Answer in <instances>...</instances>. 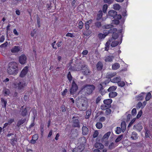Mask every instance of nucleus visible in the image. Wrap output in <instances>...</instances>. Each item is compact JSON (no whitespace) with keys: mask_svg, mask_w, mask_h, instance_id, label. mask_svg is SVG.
Segmentation results:
<instances>
[{"mask_svg":"<svg viewBox=\"0 0 152 152\" xmlns=\"http://www.w3.org/2000/svg\"><path fill=\"white\" fill-rule=\"evenodd\" d=\"M112 102V100L111 99H105L103 101L104 104L106 105L109 107H111V104Z\"/></svg>","mask_w":152,"mask_h":152,"instance_id":"4468645a","label":"nucleus"},{"mask_svg":"<svg viewBox=\"0 0 152 152\" xmlns=\"http://www.w3.org/2000/svg\"><path fill=\"white\" fill-rule=\"evenodd\" d=\"M8 44V42H6L4 43V44H2L0 46V47L1 48H4L6 47L7 46V45Z\"/></svg>","mask_w":152,"mask_h":152,"instance_id":"338daca9","label":"nucleus"},{"mask_svg":"<svg viewBox=\"0 0 152 152\" xmlns=\"http://www.w3.org/2000/svg\"><path fill=\"white\" fill-rule=\"evenodd\" d=\"M78 89V86L75 82L73 80L72 83V87L70 89V93L71 94H74Z\"/></svg>","mask_w":152,"mask_h":152,"instance_id":"423d86ee","label":"nucleus"},{"mask_svg":"<svg viewBox=\"0 0 152 152\" xmlns=\"http://www.w3.org/2000/svg\"><path fill=\"white\" fill-rule=\"evenodd\" d=\"M117 88V86H112L110 87L107 89V91L108 92H111L112 91H114L116 90Z\"/></svg>","mask_w":152,"mask_h":152,"instance_id":"2f4dec72","label":"nucleus"},{"mask_svg":"<svg viewBox=\"0 0 152 152\" xmlns=\"http://www.w3.org/2000/svg\"><path fill=\"white\" fill-rule=\"evenodd\" d=\"M38 138V136L37 134H35L33 135L32 138L34 139L35 140H37Z\"/></svg>","mask_w":152,"mask_h":152,"instance_id":"69168bd1","label":"nucleus"},{"mask_svg":"<svg viewBox=\"0 0 152 152\" xmlns=\"http://www.w3.org/2000/svg\"><path fill=\"white\" fill-rule=\"evenodd\" d=\"M78 135V132L76 130H74L72 132L71 137L72 139H75Z\"/></svg>","mask_w":152,"mask_h":152,"instance_id":"b1692460","label":"nucleus"},{"mask_svg":"<svg viewBox=\"0 0 152 152\" xmlns=\"http://www.w3.org/2000/svg\"><path fill=\"white\" fill-rule=\"evenodd\" d=\"M123 135L122 134L119 135L115 140V142L116 143L120 141L123 137Z\"/></svg>","mask_w":152,"mask_h":152,"instance_id":"e433bc0d","label":"nucleus"},{"mask_svg":"<svg viewBox=\"0 0 152 152\" xmlns=\"http://www.w3.org/2000/svg\"><path fill=\"white\" fill-rule=\"evenodd\" d=\"M27 113V110L26 108H25L23 109L21 113V115L23 116L26 115Z\"/></svg>","mask_w":152,"mask_h":152,"instance_id":"f704fd0d","label":"nucleus"},{"mask_svg":"<svg viewBox=\"0 0 152 152\" xmlns=\"http://www.w3.org/2000/svg\"><path fill=\"white\" fill-rule=\"evenodd\" d=\"M66 36L72 38H73L74 37V36L73 35V34L70 33H67L66 35Z\"/></svg>","mask_w":152,"mask_h":152,"instance_id":"0e129e2a","label":"nucleus"},{"mask_svg":"<svg viewBox=\"0 0 152 152\" xmlns=\"http://www.w3.org/2000/svg\"><path fill=\"white\" fill-rule=\"evenodd\" d=\"M116 147L115 145V143L114 142H111L110 144L109 145L108 148H109L110 149H112L114 148H115Z\"/></svg>","mask_w":152,"mask_h":152,"instance_id":"58836bf2","label":"nucleus"},{"mask_svg":"<svg viewBox=\"0 0 152 152\" xmlns=\"http://www.w3.org/2000/svg\"><path fill=\"white\" fill-rule=\"evenodd\" d=\"M98 134L99 133L96 130L95 131L94 133V134H93V137L94 138H95L96 137L98 136Z\"/></svg>","mask_w":152,"mask_h":152,"instance_id":"052dcab7","label":"nucleus"},{"mask_svg":"<svg viewBox=\"0 0 152 152\" xmlns=\"http://www.w3.org/2000/svg\"><path fill=\"white\" fill-rule=\"evenodd\" d=\"M83 23L81 21H80L78 23L79 28L80 29H81L83 27Z\"/></svg>","mask_w":152,"mask_h":152,"instance_id":"bf43d9fd","label":"nucleus"},{"mask_svg":"<svg viewBox=\"0 0 152 152\" xmlns=\"http://www.w3.org/2000/svg\"><path fill=\"white\" fill-rule=\"evenodd\" d=\"M108 7L107 5L105 4L103 6L102 8V10L104 13H105L106 12V11Z\"/></svg>","mask_w":152,"mask_h":152,"instance_id":"a18cd8bd","label":"nucleus"},{"mask_svg":"<svg viewBox=\"0 0 152 152\" xmlns=\"http://www.w3.org/2000/svg\"><path fill=\"white\" fill-rule=\"evenodd\" d=\"M102 16V12L101 10L99 11L97 14V17L96 18L97 20H99Z\"/></svg>","mask_w":152,"mask_h":152,"instance_id":"c756f323","label":"nucleus"},{"mask_svg":"<svg viewBox=\"0 0 152 152\" xmlns=\"http://www.w3.org/2000/svg\"><path fill=\"white\" fill-rule=\"evenodd\" d=\"M117 14V12L116 11L114 10H110L108 12V15L111 17H113V18Z\"/></svg>","mask_w":152,"mask_h":152,"instance_id":"aec40b11","label":"nucleus"},{"mask_svg":"<svg viewBox=\"0 0 152 152\" xmlns=\"http://www.w3.org/2000/svg\"><path fill=\"white\" fill-rule=\"evenodd\" d=\"M109 40H111L110 46L112 47H114L116 46L119 43V42L118 41L113 39L112 38H110Z\"/></svg>","mask_w":152,"mask_h":152,"instance_id":"6e6552de","label":"nucleus"},{"mask_svg":"<svg viewBox=\"0 0 152 152\" xmlns=\"http://www.w3.org/2000/svg\"><path fill=\"white\" fill-rule=\"evenodd\" d=\"M82 134L83 135H86L88 133V128L86 126H83L82 127Z\"/></svg>","mask_w":152,"mask_h":152,"instance_id":"4be33fe9","label":"nucleus"},{"mask_svg":"<svg viewBox=\"0 0 152 152\" xmlns=\"http://www.w3.org/2000/svg\"><path fill=\"white\" fill-rule=\"evenodd\" d=\"M27 57L24 55H22L19 58L20 63L21 64H25L26 61Z\"/></svg>","mask_w":152,"mask_h":152,"instance_id":"0eeeda50","label":"nucleus"},{"mask_svg":"<svg viewBox=\"0 0 152 152\" xmlns=\"http://www.w3.org/2000/svg\"><path fill=\"white\" fill-rule=\"evenodd\" d=\"M137 111L136 108H133L132 111V115H136Z\"/></svg>","mask_w":152,"mask_h":152,"instance_id":"680f3d73","label":"nucleus"},{"mask_svg":"<svg viewBox=\"0 0 152 152\" xmlns=\"http://www.w3.org/2000/svg\"><path fill=\"white\" fill-rule=\"evenodd\" d=\"M111 110L110 109L108 108L106 110L105 113L107 115H109L111 114Z\"/></svg>","mask_w":152,"mask_h":152,"instance_id":"de8ad7c7","label":"nucleus"},{"mask_svg":"<svg viewBox=\"0 0 152 152\" xmlns=\"http://www.w3.org/2000/svg\"><path fill=\"white\" fill-rule=\"evenodd\" d=\"M96 67L99 70H101L103 67V64L102 62L99 61L96 65Z\"/></svg>","mask_w":152,"mask_h":152,"instance_id":"5701e85b","label":"nucleus"},{"mask_svg":"<svg viewBox=\"0 0 152 152\" xmlns=\"http://www.w3.org/2000/svg\"><path fill=\"white\" fill-rule=\"evenodd\" d=\"M95 89V86L93 85L86 84L83 86L81 91L86 95L92 94Z\"/></svg>","mask_w":152,"mask_h":152,"instance_id":"f03ea898","label":"nucleus"},{"mask_svg":"<svg viewBox=\"0 0 152 152\" xmlns=\"http://www.w3.org/2000/svg\"><path fill=\"white\" fill-rule=\"evenodd\" d=\"M121 15H117V14L115 16L114 18L115 19H117L118 20L120 19L121 18Z\"/></svg>","mask_w":152,"mask_h":152,"instance_id":"8fccbe9b","label":"nucleus"},{"mask_svg":"<svg viewBox=\"0 0 152 152\" xmlns=\"http://www.w3.org/2000/svg\"><path fill=\"white\" fill-rule=\"evenodd\" d=\"M137 98L138 100H141L143 99L144 97L141 94H140L137 97Z\"/></svg>","mask_w":152,"mask_h":152,"instance_id":"4d7b16f0","label":"nucleus"},{"mask_svg":"<svg viewBox=\"0 0 152 152\" xmlns=\"http://www.w3.org/2000/svg\"><path fill=\"white\" fill-rule=\"evenodd\" d=\"M107 84V82L106 81H104L103 82L101 83L98 85V88L99 90V92L102 95H104L105 93L107 92L104 89L103 87L105 86Z\"/></svg>","mask_w":152,"mask_h":152,"instance_id":"39448f33","label":"nucleus"},{"mask_svg":"<svg viewBox=\"0 0 152 152\" xmlns=\"http://www.w3.org/2000/svg\"><path fill=\"white\" fill-rule=\"evenodd\" d=\"M121 127L122 132H124L126 128V124L125 121H123L121 122Z\"/></svg>","mask_w":152,"mask_h":152,"instance_id":"393cba45","label":"nucleus"},{"mask_svg":"<svg viewBox=\"0 0 152 152\" xmlns=\"http://www.w3.org/2000/svg\"><path fill=\"white\" fill-rule=\"evenodd\" d=\"M92 21L91 19L89 20L88 21L86 22L85 23L86 28L87 30H88L89 28V24L91 23Z\"/></svg>","mask_w":152,"mask_h":152,"instance_id":"7c9ffc66","label":"nucleus"},{"mask_svg":"<svg viewBox=\"0 0 152 152\" xmlns=\"http://www.w3.org/2000/svg\"><path fill=\"white\" fill-rule=\"evenodd\" d=\"M113 27V26L111 24L106 25L103 26V28L105 29H109Z\"/></svg>","mask_w":152,"mask_h":152,"instance_id":"c03bdc74","label":"nucleus"},{"mask_svg":"<svg viewBox=\"0 0 152 152\" xmlns=\"http://www.w3.org/2000/svg\"><path fill=\"white\" fill-rule=\"evenodd\" d=\"M84 149V147L82 145H80L75 148L73 150V152H81Z\"/></svg>","mask_w":152,"mask_h":152,"instance_id":"f8f14e48","label":"nucleus"},{"mask_svg":"<svg viewBox=\"0 0 152 152\" xmlns=\"http://www.w3.org/2000/svg\"><path fill=\"white\" fill-rule=\"evenodd\" d=\"M73 126L75 127H80V123L79 120L77 119H76L74 117L73 118Z\"/></svg>","mask_w":152,"mask_h":152,"instance_id":"9d476101","label":"nucleus"},{"mask_svg":"<svg viewBox=\"0 0 152 152\" xmlns=\"http://www.w3.org/2000/svg\"><path fill=\"white\" fill-rule=\"evenodd\" d=\"M26 121V119H21L19 121L17 124V126L19 127L20 125L24 123Z\"/></svg>","mask_w":152,"mask_h":152,"instance_id":"473e14b6","label":"nucleus"},{"mask_svg":"<svg viewBox=\"0 0 152 152\" xmlns=\"http://www.w3.org/2000/svg\"><path fill=\"white\" fill-rule=\"evenodd\" d=\"M7 101L4 99L1 98V103L2 104V105H4V107L5 108L7 104Z\"/></svg>","mask_w":152,"mask_h":152,"instance_id":"a19ab883","label":"nucleus"},{"mask_svg":"<svg viewBox=\"0 0 152 152\" xmlns=\"http://www.w3.org/2000/svg\"><path fill=\"white\" fill-rule=\"evenodd\" d=\"M67 77L68 80L71 82L72 79V77L71 75L70 72H69L68 74Z\"/></svg>","mask_w":152,"mask_h":152,"instance_id":"864d4df0","label":"nucleus"},{"mask_svg":"<svg viewBox=\"0 0 152 152\" xmlns=\"http://www.w3.org/2000/svg\"><path fill=\"white\" fill-rule=\"evenodd\" d=\"M133 129L135 130L140 132L141 131L142 129V126L141 125V124L138 123L137 124L134 125L133 126Z\"/></svg>","mask_w":152,"mask_h":152,"instance_id":"9b49d317","label":"nucleus"},{"mask_svg":"<svg viewBox=\"0 0 152 152\" xmlns=\"http://www.w3.org/2000/svg\"><path fill=\"white\" fill-rule=\"evenodd\" d=\"M77 106L79 108V109L81 111H85L86 108V104L81 103L80 105L78 103L77 104Z\"/></svg>","mask_w":152,"mask_h":152,"instance_id":"1a4fd4ad","label":"nucleus"},{"mask_svg":"<svg viewBox=\"0 0 152 152\" xmlns=\"http://www.w3.org/2000/svg\"><path fill=\"white\" fill-rule=\"evenodd\" d=\"M107 34L106 35H104L102 34H98V37L100 38H104L107 35Z\"/></svg>","mask_w":152,"mask_h":152,"instance_id":"603ef678","label":"nucleus"},{"mask_svg":"<svg viewBox=\"0 0 152 152\" xmlns=\"http://www.w3.org/2000/svg\"><path fill=\"white\" fill-rule=\"evenodd\" d=\"M101 109L102 110H105L109 108V107H108L106 105L104 104H102L100 106Z\"/></svg>","mask_w":152,"mask_h":152,"instance_id":"ea45409f","label":"nucleus"},{"mask_svg":"<svg viewBox=\"0 0 152 152\" xmlns=\"http://www.w3.org/2000/svg\"><path fill=\"white\" fill-rule=\"evenodd\" d=\"M121 80V78L119 76L115 77L111 80V81L114 83H118Z\"/></svg>","mask_w":152,"mask_h":152,"instance_id":"a211bd4d","label":"nucleus"},{"mask_svg":"<svg viewBox=\"0 0 152 152\" xmlns=\"http://www.w3.org/2000/svg\"><path fill=\"white\" fill-rule=\"evenodd\" d=\"M117 31V29L116 28H113L112 29H110L107 32V34L109 33H112V38L113 39H117L118 37V34L116 32Z\"/></svg>","mask_w":152,"mask_h":152,"instance_id":"20e7f679","label":"nucleus"},{"mask_svg":"<svg viewBox=\"0 0 152 152\" xmlns=\"http://www.w3.org/2000/svg\"><path fill=\"white\" fill-rule=\"evenodd\" d=\"M120 67V65L118 63H115L112 65V69L115 70L118 69Z\"/></svg>","mask_w":152,"mask_h":152,"instance_id":"bb28decb","label":"nucleus"},{"mask_svg":"<svg viewBox=\"0 0 152 152\" xmlns=\"http://www.w3.org/2000/svg\"><path fill=\"white\" fill-rule=\"evenodd\" d=\"M142 105V104L141 102H138L137 104L136 107L137 108H140Z\"/></svg>","mask_w":152,"mask_h":152,"instance_id":"774afa93","label":"nucleus"},{"mask_svg":"<svg viewBox=\"0 0 152 152\" xmlns=\"http://www.w3.org/2000/svg\"><path fill=\"white\" fill-rule=\"evenodd\" d=\"M18 64L15 62L9 63L8 65L7 72L10 75L16 74L17 73Z\"/></svg>","mask_w":152,"mask_h":152,"instance_id":"f257e3e1","label":"nucleus"},{"mask_svg":"<svg viewBox=\"0 0 152 152\" xmlns=\"http://www.w3.org/2000/svg\"><path fill=\"white\" fill-rule=\"evenodd\" d=\"M116 75V72H108L106 74V77L107 78H110L115 76Z\"/></svg>","mask_w":152,"mask_h":152,"instance_id":"6ab92c4d","label":"nucleus"},{"mask_svg":"<svg viewBox=\"0 0 152 152\" xmlns=\"http://www.w3.org/2000/svg\"><path fill=\"white\" fill-rule=\"evenodd\" d=\"M111 132H109L106 133L103 136V139H108L109 137V136L111 134Z\"/></svg>","mask_w":152,"mask_h":152,"instance_id":"c9c22d12","label":"nucleus"},{"mask_svg":"<svg viewBox=\"0 0 152 152\" xmlns=\"http://www.w3.org/2000/svg\"><path fill=\"white\" fill-rule=\"evenodd\" d=\"M117 93L115 91L110 92L109 93V96L110 98H113L115 97L117 95Z\"/></svg>","mask_w":152,"mask_h":152,"instance_id":"a878e982","label":"nucleus"},{"mask_svg":"<svg viewBox=\"0 0 152 152\" xmlns=\"http://www.w3.org/2000/svg\"><path fill=\"white\" fill-rule=\"evenodd\" d=\"M95 24L96 26L98 28H99L101 26V22L99 21H97L96 22Z\"/></svg>","mask_w":152,"mask_h":152,"instance_id":"13d9d810","label":"nucleus"},{"mask_svg":"<svg viewBox=\"0 0 152 152\" xmlns=\"http://www.w3.org/2000/svg\"><path fill=\"white\" fill-rule=\"evenodd\" d=\"M118 86L121 87H124L125 85V83L123 81H121V80L118 82Z\"/></svg>","mask_w":152,"mask_h":152,"instance_id":"49530a36","label":"nucleus"},{"mask_svg":"<svg viewBox=\"0 0 152 152\" xmlns=\"http://www.w3.org/2000/svg\"><path fill=\"white\" fill-rule=\"evenodd\" d=\"M20 50V48L18 46H15L11 50V52L13 53H17Z\"/></svg>","mask_w":152,"mask_h":152,"instance_id":"412c9836","label":"nucleus"},{"mask_svg":"<svg viewBox=\"0 0 152 152\" xmlns=\"http://www.w3.org/2000/svg\"><path fill=\"white\" fill-rule=\"evenodd\" d=\"M37 24L38 25V27H40V20L39 18V17L38 15H37Z\"/></svg>","mask_w":152,"mask_h":152,"instance_id":"5fc2aeb1","label":"nucleus"},{"mask_svg":"<svg viewBox=\"0 0 152 152\" xmlns=\"http://www.w3.org/2000/svg\"><path fill=\"white\" fill-rule=\"evenodd\" d=\"M121 131V129L120 127H117L116 130V133L117 134H120Z\"/></svg>","mask_w":152,"mask_h":152,"instance_id":"3c124183","label":"nucleus"},{"mask_svg":"<svg viewBox=\"0 0 152 152\" xmlns=\"http://www.w3.org/2000/svg\"><path fill=\"white\" fill-rule=\"evenodd\" d=\"M142 114V111L141 110H140L138 112V114L137 116V118L138 119L141 116Z\"/></svg>","mask_w":152,"mask_h":152,"instance_id":"e2e57ef3","label":"nucleus"},{"mask_svg":"<svg viewBox=\"0 0 152 152\" xmlns=\"http://www.w3.org/2000/svg\"><path fill=\"white\" fill-rule=\"evenodd\" d=\"M131 138L133 140H137L138 138L137 134L135 132H133Z\"/></svg>","mask_w":152,"mask_h":152,"instance_id":"c85d7f7f","label":"nucleus"},{"mask_svg":"<svg viewBox=\"0 0 152 152\" xmlns=\"http://www.w3.org/2000/svg\"><path fill=\"white\" fill-rule=\"evenodd\" d=\"M83 69L84 70L83 72V75H88L90 74V71L89 69L85 65L83 66Z\"/></svg>","mask_w":152,"mask_h":152,"instance_id":"dca6fc26","label":"nucleus"},{"mask_svg":"<svg viewBox=\"0 0 152 152\" xmlns=\"http://www.w3.org/2000/svg\"><path fill=\"white\" fill-rule=\"evenodd\" d=\"M91 114V111L90 110L87 111L86 115L85 116V118L86 119H88L89 118L90 115Z\"/></svg>","mask_w":152,"mask_h":152,"instance_id":"09e8293b","label":"nucleus"},{"mask_svg":"<svg viewBox=\"0 0 152 152\" xmlns=\"http://www.w3.org/2000/svg\"><path fill=\"white\" fill-rule=\"evenodd\" d=\"M95 147L98 149H102L104 148V145L101 143L96 142L94 145Z\"/></svg>","mask_w":152,"mask_h":152,"instance_id":"f3484780","label":"nucleus"},{"mask_svg":"<svg viewBox=\"0 0 152 152\" xmlns=\"http://www.w3.org/2000/svg\"><path fill=\"white\" fill-rule=\"evenodd\" d=\"M113 8L116 10H119L121 8V6L118 4H115L113 5Z\"/></svg>","mask_w":152,"mask_h":152,"instance_id":"4c0bfd02","label":"nucleus"},{"mask_svg":"<svg viewBox=\"0 0 152 152\" xmlns=\"http://www.w3.org/2000/svg\"><path fill=\"white\" fill-rule=\"evenodd\" d=\"M114 58V57L112 56H105L104 59L106 62H111Z\"/></svg>","mask_w":152,"mask_h":152,"instance_id":"2eb2a0df","label":"nucleus"},{"mask_svg":"<svg viewBox=\"0 0 152 152\" xmlns=\"http://www.w3.org/2000/svg\"><path fill=\"white\" fill-rule=\"evenodd\" d=\"M102 99V96H98L96 99V104L98 103Z\"/></svg>","mask_w":152,"mask_h":152,"instance_id":"6e6d98bb","label":"nucleus"},{"mask_svg":"<svg viewBox=\"0 0 152 152\" xmlns=\"http://www.w3.org/2000/svg\"><path fill=\"white\" fill-rule=\"evenodd\" d=\"M13 85L15 88L20 90L23 89L26 86V84L24 81L22 80L18 83H14Z\"/></svg>","mask_w":152,"mask_h":152,"instance_id":"7ed1b4c3","label":"nucleus"},{"mask_svg":"<svg viewBox=\"0 0 152 152\" xmlns=\"http://www.w3.org/2000/svg\"><path fill=\"white\" fill-rule=\"evenodd\" d=\"M151 96V93L150 92L148 93L147 94L145 98L146 101H148L150 99Z\"/></svg>","mask_w":152,"mask_h":152,"instance_id":"79ce46f5","label":"nucleus"},{"mask_svg":"<svg viewBox=\"0 0 152 152\" xmlns=\"http://www.w3.org/2000/svg\"><path fill=\"white\" fill-rule=\"evenodd\" d=\"M96 126L97 129H100L102 127V124L101 123L97 122L96 124Z\"/></svg>","mask_w":152,"mask_h":152,"instance_id":"37998d69","label":"nucleus"},{"mask_svg":"<svg viewBox=\"0 0 152 152\" xmlns=\"http://www.w3.org/2000/svg\"><path fill=\"white\" fill-rule=\"evenodd\" d=\"M3 93L4 96L9 95L10 94V92L8 89L4 88L3 90Z\"/></svg>","mask_w":152,"mask_h":152,"instance_id":"72a5a7b5","label":"nucleus"},{"mask_svg":"<svg viewBox=\"0 0 152 152\" xmlns=\"http://www.w3.org/2000/svg\"><path fill=\"white\" fill-rule=\"evenodd\" d=\"M28 70V67L27 66L25 67L22 70L20 74V76L21 77H24L27 73Z\"/></svg>","mask_w":152,"mask_h":152,"instance_id":"ddd939ff","label":"nucleus"},{"mask_svg":"<svg viewBox=\"0 0 152 152\" xmlns=\"http://www.w3.org/2000/svg\"><path fill=\"white\" fill-rule=\"evenodd\" d=\"M111 40H108L105 44V50L108 51L109 49L110 45V44Z\"/></svg>","mask_w":152,"mask_h":152,"instance_id":"cd10ccee","label":"nucleus"}]
</instances>
